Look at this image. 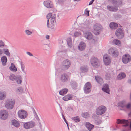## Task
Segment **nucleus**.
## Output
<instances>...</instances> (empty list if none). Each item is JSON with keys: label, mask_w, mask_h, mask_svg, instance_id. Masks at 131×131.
I'll return each instance as SVG.
<instances>
[{"label": "nucleus", "mask_w": 131, "mask_h": 131, "mask_svg": "<svg viewBox=\"0 0 131 131\" xmlns=\"http://www.w3.org/2000/svg\"><path fill=\"white\" fill-rule=\"evenodd\" d=\"M126 77L125 74L124 72H121L117 76V79L118 80H121L125 78Z\"/></svg>", "instance_id": "nucleus-24"}, {"label": "nucleus", "mask_w": 131, "mask_h": 131, "mask_svg": "<svg viewBox=\"0 0 131 131\" xmlns=\"http://www.w3.org/2000/svg\"><path fill=\"white\" fill-rule=\"evenodd\" d=\"M122 61L124 63L126 64L131 61V57L128 54H124L122 56Z\"/></svg>", "instance_id": "nucleus-8"}, {"label": "nucleus", "mask_w": 131, "mask_h": 131, "mask_svg": "<svg viewBox=\"0 0 131 131\" xmlns=\"http://www.w3.org/2000/svg\"><path fill=\"white\" fill-rule=\"evenodd\" d=\"M115 35L117 38L119 39H122L124 36L123 30L121 28H118L116 30L115 32Z\"/></svg>", "instance_id": "nucleus-11"}, {"label": "nucleus", "mask_w": 131, "mask_h": 131, "mask_svg": "<svg viewBox=\"0 0 131 131\" xmlns=\"http://www.w3.org/2000/svg\"><path fill=\"white\" fill-rule=\"evenodd\" d=\"M68 108H69V109H71V110H73L72 108L71 107H68Z\"/></svg>", "instance_id": "nucleus-63"}, {"label": "nucleus", "mask_w": 131, "mask_h": 131, "mask_svg": "<svg viewBox=\"0 0 131 131\" xmlns=\"http://www.w3.org/2000/svg\"><path fill=\"white\" fill-rule=\"evenodd\" d=\"M89 12L90 10H88V9L87 8L84 11V14L86 15L87 16H89Z\"/></svg>", "instance_id": "nucleus-48"}, {"label": "nucleus", "mask_w": 131, "mask_h": 131, "mask_svg": "<svg viewBox=\"0 0 131 131\" xmlns=\"http://www.w3.org/2000/svg\"><path fill=\"white\" fill-rule=\"evenodd\" d=\"M118 26V24L114 22H111L110 24V27L111 29H116Z\"/></svg>", "instance_id": "nucleus-31"}, {"label": "nucleus", "mask_w": 131, "mask_h": 131, "mask_svg": "<svg viewBox=\"0 0 131 131\" xmlns=\"http://www.w3.org/2000/svg\"><path fill=\"white\" fill-rule=\"evenodd\" d=\"M92 89V85L90 82H86L83 87L84 92L86 94L89 93L91 91Z\"/></svg>", "instance_id": "nucleus-6"}, {"label": "nucleus", "mask_w": 131, "mask_h": 131, "mask_svg": "<svg viewBox=\"0 0 131 131\" xmlns=\"http://www.w3.org/2000/svg\"><path fill=\"white\" fill-rule=\"evenodd\" d=\"M88 114L87 112L83 113L82 114V116L85 118H87L88 116Z\"/></svg>", "instance_id": "nucleus-45"}, {"label": "nucleus", "mask_w": 131, "mask_h": 131, "mask_svg": "<svg viewBox=\"0 0 131 131\" xmlns=\"http://www.w3.org/2000/svg\"><path fill=\"white\" fill-rule=\"evenodd\" d=\"M131 107V104L130 103H128L126 106V108L127 109L130 108Z\"/></svg>", "instance_id": "nucleus-53"}, {"label": "nucleus", "mask_w": 131, "mask_h": 131, "mask_svg": "<svg viewBox=\"0 0 131 131\" xmlns=\"http://www.w3.org/2000/svg\"><path fill=\"white\" fill-rule=\"evenodd\" d=\"M81 34V31L78 30L76 31L74 33V36L75 37H78Z\"/></svg>", "instance_id": "nucleus-36"}, {"label": "nucleus", "mask_w": 131, "mask_h": 131, "mask_svg": "<svg viewBox=\"0 0 131 131\" xmlns=\"http://www.w3.org/2000/svg\"><path fill=\"white\" fill-rule=\"evenodd\" d=\"M54 16L56 17V15H54L53 16H52H52L51 17H53V16Z\"/></svg>", "instance_id": "nucleus-64"}, {"label": "nucleus", "mask_w": 131, "mask_h": 131, "mask_svg": "<svg viewBox=\"0 0 131 131\" xmlns=\"http://www.w3.org/2000/svg\"><path fill=\"white\" fill-rule=\"evenodd\" d=\"M85 47L86 45L85 43L83 41H81L78 46V48L79 50L82 51L85 49Z\"/></svg>", "instance_id": "nucleus-21"}, {"label": "nucleus", "mask_w": 131, "mask_h": 131, "mask_svg": "<svg viewBox=\"0 0 131 131\" xmlns=\"http://www.w3.org/2000/svg\"><path fill=\"white\" fill-rule=\"evenodd\" d=\"M62 118H63L64 121V122H65L66 123V124L67 126H68V122L66 120L65 118V117H64V115L63 114H62Z\"/></svg>", "instance_id": "nucleus-51"}, {"label": "nucleus", "mask_w": 131, "mask_h": 131, "mask_svg": "<svg viewBox=\"0 0 131 131\" xmlns=\"http://www.w3.org/2000/svg\"><path fill=\"white\" fill-rule=\"evenodd\" d=\"M80 70L83 73L87 72L88 71V68L87 66H84L81 67Z\"/></svg>", "instance_id": "nucleus-33"}, {"label": "nucleus", "mask_w": 131, "mask_h": 131, "mask_svg": "<svg viewBox=\"0 0 131 131\" xmlns=\"http://www.w3.org/2000/svg\"><path fill=\"white\" fill-rule=\"evenodd\" d=\"M70 85L72 88L74 90L76 89L78 86V84L75 81L72 80L70 83Z\"/></svg>", "instance_id": "nucleus-25"}, {"label": "nucleus", "mask_w": 131, "mask_h": 131, "mask_svg": "<svg viewBox=\"0 0 131 131\" xmlns=\"http://www.w3.org/2000/svg\"><path fill=\"white\" fill-rule=\"evenodd\" d=\"M84 36L87 39L90 40L92 39L93 35L90 32H87L84 34Z\"/></svg>", "instance_id": "nucleus-19"}, {"label": "nucleus", "mask_w": 131, "mask_h": 131, "mask_svg": "<svg viewBox=\"0 0 131 131\" xmlns=\"http://www.w3.org/2000/svg\"><path fill=\"white\" fill-rule=\"evenodd\" d=\"M44 6L48 8H51L53 7V5L51 1L47 0L43 2Z\"/></svg>", "instance_id": "nucleus-15"}, {"label": "nucleus", "mask_w": 131, "mask_h": 131, "mask_svg": "<svg viewBox=\"0 0 131 131\" xmlns=\"http://www.w3.org/2000/svg\"><path fill=\"white\" fill-rule=\"evenodd\" d=\"M125 101H121L118 103V105L121 107H124L125 106Z\"/></svg>", "instance_id": "nucleus-39"}, {"label": "nucleus", "mask_w": 131, "mask_h": 131, "mask_svg": "<svg viewBox=\"0 0 131 131\" xmlns=\"http://www.w3.org/2000/svg\"><path fill=\"white\" fill-rule=\"evenodd\" d=\"M71 64L70 61L69 60H65L61 63V68L62 70H66L70 67Z\"/></svg>", "instance_id": "nucleus-1"}, {"label": "nucleus", "mask_w": 131, "mask_h": 131, "mask_svg": "<svg viewBox=\"0 0 131 131\" xmlns=\"http://www.w3.org/2000/svg\"><path fill=\"white\" fill-rule=\"evenodd\" d=\"M23 89L21 87H18L17 88L16 92L18 93H22L23 92Z\"/></svg>", "instance_id": "nucleus-42"}, {"label": "nucleus", "mask_w": 131, "mask_h": 131, "mask_svg": "<svg viewBox=\"0 0 131 131\" xmlns=\"http://www.w3.org/2000/svg\"><path fill=\"white\" fill-rule=\"evenodd\" d=\"M127 82L129 84H131V79H129Z\"/></svg>", "instance_id": "nucleus-62"}, {"label": "nucleus", "mask_w": 131, "mask_h": 131, "mask_svg": "<svg viewBox=\"0 0 131 131\" xmlns=\"http://www.w3.org/2000/svg\"><path fill=\"white\" fill-rule=\"evenodd\" d=\"M117 124H125L123 126L124 127H127L128 126L129 122L127 120L125 119H117Z\"/></svg>", "instance_id": "nucleus-13"}, {"label": "nucleus", "mask_w": 131, "mask_h": 131, "mask_svg": "<svg viewBox=\"0 0 131 131\" xmlns=\"http://www.w3.org/2000/svg\"><path fill=\"white\" fill-rule=\"evenodd\" d=\"M94 34H95L97 35L99 34L100 31V29H99L98 30H97L96 29H94Z\"/></svg>", "instance_id": "nucleus-50"}, {"label": "nucleus", "mask_w": 131, "mask_h": 131, "mask_svg": "<svg viewBox=\"0 0 131 131\" xmlns=\"http://www.w3.org/2000/svg\"><path fill=\"white\" fill-rule=\"evenodd\" d=\"M5 46L4 43L2 40H0V47H2Z\"/></svg>", "instance_id": "nucleus-49"}, {"label": "nucleus", "mask_w": 131, "mask_h": 131, "mask_svg": "<svg viewBox=\"0 0 131 131\" xmlns=\"http://www.w3.org/2000/svg\"><path fill=\"white\" fill-rule=\"evenodd\" d=\"M51 24H54L56 23L55 16H54L53 17H51Z\"/></svg>", "instance_id": "nucleus-41"}, {"label": "nucleus", "mask_w": 131, "mask_h": 131, "mask_svg": "<svg viewBox=\"0 0 131 131\" xmlns=\"http://www.w3.org/2000/svg\"><path fill=\"white\" fill-rule=\"evenodd\" d=\"M105 77L106 80H108L111 78V75L108 73H106L105 75Z\"/></svg>", "instance_id": "nucleus-44"}, {"label": "nucleus", "mask_w": 131, "mask_h": 131, "mask_svg": "<svg viewBox=\"0 0 131 131\" xmlns=\"http://www.w3.org/2000/svg\"><path fill=\"white\" fill-rule=\"evenodd\" d=\"M104 62L106 65H108L111 62L110 57L107 55H104L103 56Z\"/></svg>", "instance_id": "nucleus-14"}, {"label": "nucleus", "mask_w": 131, "mask_h": 131, "mask_svg": "<svg viewBox=\"0 0 131 131\" xmlns=\"http://www.w3.org/2000/svg\"><path fill=\"white\" fill-rule=\"evenodd\" d=\"M24 126L26 129H29L34 127L35 126L34 122L30 121L26 123H24Z\"/></svg>", "instance_id": "nucleus-12"}, {"label": "nucleus", "mask_w": 131, "mask_h": 131, "mask_svg": "<svg viewBox=\"0 0 131 131\" xmlns=\"http://www.w3.org/2000/svg\"><path fill=\"white\" fill-rule=\"evenodd\" d=\"M72 119L76 122H79L80 120L78 116H76L75 117H72Z\"/></svg>", "instance_id": "nucleus-43"}, {"label": "nucleus", "mask_w": 131, "mask_h": 131, "mask_svg": "<svg viewBox=\"0 0 131 131\" xmlns=\"http://www.w3.org/2000/svg\"><path fill=\"white\" fill-rule=\"evenodd\" d=\"M70 79V77L66 73L62 74L60 75V80L63 83L67 82Z\"/></svg>", "instance_id": "nucleus-5"}, {"label": "nucleus", "mask_w": 131, "mask_h": 131, "mask_svg": "<svg viewBox=\"0 0 131 131\" xmlns=\"http://www.w3.org/2000/svg\"><path fill=\"white\" fill-rule=\"evenodd\" d=\"M85 126L89 131H90L94 127L93 125L91 124L90 123L88 122H86L85 124Z\"/></svg>", "instance_id": "nucleus-32"}, {"label": "nucleus", "mask_w": 131, "mask_h": 131, "mask_svg": "<svg viewBox=\"0 0 131 131\" xmlns=\"http://www.w3.org/2000/svg\"><path fill=\"white\" fill-rule=\"evenodd\" d=\"M90 62L92 65L94 67L98 68L99 66V60L96 57H92L90 60Z\"/></svg>", "instance_id": "nucleus-2"}, {"label": "nucleus", "mask_w": 131, "mask_h": 131, "mask_svg": "<svg viewBox=\"0 0 131 131\" xmlns=\"http://www.w3.org/2000/svg\"><path fill=\"white\" fill-rule=\"evenodd\" d=\"M6 97L5 92H0V100L4 99Z\"/></svg>", "instance_id": "nucleus-35"}, {"label": "nucleus", "mask_w": 131, "mask_h": 131, "mask_svg": "<svg viewBox=\"0 0 131 131\" xmlns=\"http://www.w3.org/2000/svg\"><path fill=\"white\" fill-rule=\"evenodd\" d=\"M32 110H33V113H34L35 116H38V115L36 113V112L35 110L34 109V108H32Z\"/></svg>", "instance_id": "nucleus-55"}, {"label": "nucleus", "mask_w": 131, "mask_h": 131, "mask_svg": "<svg viewBox=\"0 0 131 131\" xmlns=\"http://www.w3.org/2000/svg\"><path fill=\"white\" fill-rule=\"evenodd\" d=\"M95 79L97 82L99 84H101L103 82V81L101 77L99 76L95 77Z\"/></svg>", "instance_id": "nucleus-27"}, {"label": "nucleus", "mask_w": 131, "mask_h": 131, "mask_svg": "<svg viewBox=\"0 0 131 131\" xmlns=\"http://www.w3.org/2000/svg\"><path fill=\"white\" fill-rule=\"evenodd\" d=\"M3 53L7 56H10V53L9 51V50L8 49H3Z\"/></svg>", "instance_id": "nucleus-38"}, {"label": "nucleus", "mask_w": 131, "mask_h": 131, "mask_svg": "<svg viewBox=\"0 0 131 131\" xmlns=\"http://www.w3.org/2000/svg\"><path fill=\"white\" fill-rule=\"evenodd\" d=\"M68 91V89L67 88L62 89L59 92V94L61 95L64 96L66 94Z\"/></svg>", "instance_id": "nucleus-29"}, {"label": "nucleus", "mask_w": 131, "mask_h": 131, "mask_svg": "<svg viewBox=\"0 0 131 131\" xmlns=\"http://www.w3.org/2000/svg\"><path fill=\"white\" fill-rule=\"evenodd\" d=\"M17 76L14 74H11L9 77V79L10 81H15Z\"/></svg>", "instance_id": "nucleus-34"}, {"label": "nucleus", "mask_w": 131, "mask_h": 131, "mask_svg": "<svg viewBox=\"0 0 131 131\" xmlns=\"http://www.w3.org/2000/svg\"><path fill=\"white\" fill-rule=\"evenodd\" d=\"M52 16V15L51 13H49L47 16V20L49 19H49Z\"/></svg>", "instance_id": "nucleus-52"}, {"label": "nucleus", "mask_w": 131, "mask_h": 131, "mask_svg": "<svg viewBox=\"0 0 131 131\" xmlns=\"http://www.w3.org/2000/svg\"><path fill=\"white\" fill-rule=\"evenodd\" d=\"M22 78L21 76L18 75L17 76L15 80L17 83L18 84H20L22 82Z\"/></svg>", "instance_id": "nucleus-28"}, {"label": "nucleus", "mask_w": 131, "mask_h": 131, "mask_svg": "<svg viewBox=\"0 0 131 131\" xmlns=\"http://www.w3.org/2000/svg\"><path fill=\"white\" fill-rule=\"evenodd\" d=\"M51 25L49 26V28H50L52 30H54V24H51Z\"/></svg>", "instance_id": "nucleus-54"}, {"label": "nucleus", "mask_w": 131, "mask_h": 131, "mask_svg": "<svg viewBox=\"0 0 131 131\" xmlns=\"http://www.w3.org/2000/svg\"><path fill=\"white\" fill-rule=\"evenodd\" d=\"M108 52L109 54L114 57H117L119 54L117 49L114 47H111L108 50Z\"/></svg>", "instance_id": "nucleus-3"}, {"label": "nucleus", "mask_w": 131, "mask_h": 131, "mask_svg": "<svg viewBox=\"0 0 131 131\" xmlns=\"http://www.w3.org/2000/svg\"><path fill=\"white\" fill-rule=\"evenodd\" d=\"M23 73H25V75H26V71L25 70V69H21Z\"/></svg>", "instance_id": "nucleus-59"}, {"label": "nucleus", "mask_w": 131, "mask_h": 131, "mask_svg": "<svg viewBox=\"0 0 131 131\" xmlns=\"http://www.w3.org/2000/svg\"><path fill=\"white\" fill-rule=\"evenodd\" d=\"M89 24L90 23L89 22H85L84 23L81 24V27L82 28L85 30V29L89 28Z\"/></svg>", "instance_id": "nucleus-23"}, {"label": "nucleus", "mask_w": 131, "mask_h": 131, "mask_svg": "<svg viewBox=\"0 0 131 131\" xmlns=\"http://www.w3.org/2000/svg\"><path fill=\"white\" fill-rule=\"evenodd\" d=\"M19 62L21 65V69H25V66L24 64H23V62H22L21 60H20V61Z\"/></svg>", "instance_id": "nucleus-47"}, {"label": "nucleus", "mask_w": 131, "mask_h": 131, "mask_svg": "<svg viewBox=\"0 0 131 131\" xmlns=\"http://www.w3.org/2000/svg\"><path fill=\"white\" fill-rule=\"evenodd\" d=\"M113 42L116 45H119L120 44L121 41L118 39H114L113 40Z\"/></svg>", "instance_id": "nucleus-40"}, {"label": "nucleus", "mask_w": 131, "mask_h": 131, "mask_svg": "<svg viewBox=\"0 0 131 131\" xmlns=\"http://www.w3.org/2000/svg\"><path fill=\"white\" fill-rule=\"evenodd\" d=\"M26 53L30 56H33V55L29 52H27Z\"/></svg>", "instance_id": "nucleus-57"}, {"label": "nucleus", "mask_w": 131, "mask_h": 131, "mask_svg": "<svg viewBox=\"0 0 131 131\" xmlns=\"http://www.w3.org/2000/svg\"><path fill=\"white\" fill-rule=\"evenodd\" d=\"M25 32L27 35H31L32 32L28 30H26L25 31Z\"/></svg>", "instance_id": "nucleus-46"}, {"label": "nucleus", "mask_w": 131, "mask_h": 131, "mask_svg": "<svg viewBox=\"0 0 131 131\" xmlns=\"http://www.w3.org/2000/svg\"><path fill=\"white\" fill-rule=\"evenodd\" d=\"M49 19H48L47 20V28H48L49 27Z\"/></svg>", "instance_id": "nucleus-56"}, {"label": "nucleus", "mask_w": 131, "mask_h": 131, "mask_svg": "<svg viewBox=\"0 0 131 131\" xmlns=\"http://www.w3.org/2000/svg\"><path fill=\"white\" fill-rule=\"evenodd\" d=\"M7 111L5 110H2L0 111V118L3 120L6 119L8 116Z\"/></svg>", "instance_id": "nucleus-10"}, {"label": "nucleus", "mask_w": 131, "mask_h": 131, "mask_svg": "<svg viewBox=\"0 0 131 131\" xmlns=\"http://www.w3.org/2000/svg\"><path fill=\"white\" fill-rule=\"evenodd\" d=\"M19 117L20 118L24 119L27 116V113L24 110H21L19 111L18 113Z\"/></svg>", "instance_id": "nucleus-9"}, {"label": "nucleus", "mask_w": 131, "mask_h": 131, "mask_svg": "<svg viewBox=\"0 0 131 131\" xmlns=\"http://www.w3.org/2000/svg\"><path fill=\"white\" fill-rule=\"evenodd\" d=\"M107 9L108 10L113 12H116L118 10V8L116 6L108 5L107 6Z\"/></svg>", "instance_id": "nucleus-16"}, {"label": "nucleus", "mask_w": 131, "mask_h": 131, "mask_svg": "<svg viewBox=\"0 0 131 131\" xmlns=\"http://www.w3.org/2000/svg\"><path fill=\"white\" fill-rule=\"evenodd\" d=\"M102 90L105 92L109 94L110 89L108 85L107 84H105L103 85Z\"/></svg>", "instance_id": "nucleus-20"}, {"label": "nucleus", "mask_w": 131, "mask_h": 131, "mask_svg": "<svg viewBox=\"0 0 131 131\" xmlns=\"http://www.w3.org/2000/svg\"><path fill=\"white\" fill-rule=\"evenodd\" d=\"M15 103V101L12 99L7 100L5 103V107L8 109H12Z\"/></svg>", "instance_id": "nucleus-4"}, {"label": "nucleus", "mask_w": 131, "mask_h": 131, "mask_svg": "<svg viewBox=\"0 0 131 131\" xmlns=\"http://www.w3.org/2000/svg\"><path fill=\"white\" fill-rule=\"evenodd\" d=\"M3 53V51L1 49H0V56H2Z\"/></svg>", "instance_id": "nucleus-58"}, {"label": "nucleus", "mask_w": 131, "mask_h": 131, "mask_svg": "<svg viewBox=\"0 0 131 131\" xmlns=\"http://www.w3.org/2000/svg\"><path fill=\"white\" fill-rule=\"evenodd\" d=\"M10 70L12 71L16 72L17 71V69L14 64L13 63H11V66L9 67Z\"/></svg>", "instance_id": "nucleus-30"}, {"label": "nucleus", "mask_w": 131, "mask_h": 131, "mask_svg": "<svg viewBox=\"0 0 131 131\" xmlns=\"http://www.w3.org/2000/svg\"><path fill=\"white\" fill-rule=\"evenodd\" d=\"M1 60L2 65L4 66H6L7 60L6 57L5 56H3L1 58Z\"/></svg>", "instance_id": "nucleus-26"}, {"label": "nucleus", "mask_w": 131, "mask_h": 131, "mask_svg": "<svg viewBox=\"0 0 131 131\" xmlns=\"http://www.w3.org/2000/svg\"><path fill=\"white\" fill-rule=\"evenodd\" d=\"M49 36L48 35H46V38L47 39H49Z\"/></svg>", "instance_id": "nucleus-61"}, {"label": "nucleus", "mask_w": 131, "mask_h": 131, "mask_svg": "<svg viewBox=\"0 0 131 131\" xmlns=\"http://www.w3.org/2000/svg\"><path fill=\"white\" fill-rule=\"evenodd\" d=\"M111 1L114 5H115L117 6L121 5L122 2L121 0H108Z\"/></svg>", "instance_id": "nucleus-17"}, {"label": "nucleus", "mask_w": 131, "mask_h": 131, "mask_svg": "<svg viewBox=\"0 0 131 131\" xmlns=\"http://www.w3.org/2000/svg\"><path fill=\"white\" fill-rule=\"evenodd\" d=\"M93 3V2L91 1H90L89 2V5H92Z\"/></svg>", "instance_id": "nucleus-60"}, {"label": "nucleus", "mask_w": 131, "mask_h": 131, "mask_svg": "<svg viewBox=\"0 0 131 131\" xmlns=\"http://www.w3.org/2000/svg\"><path fill=\"white\" fill-rule=\"evenodd\" d=\"M67 42L68 46L71 47H72V39L71 38H68L67 39Z\"/></svg>", "instance_id": "nucleus-37"}, {"label": "nucleus", "mask_w": 131, "mask_h": 131, "mask_svg": "<svg viewBox=\"0 0 131 131\" xmlns=\"http://www.w3.org/2000/svg\"><path fill=\"white\" fill-rule=\"evenodd\" d=\"M10 124L12 125H13L15 127H19L20 124L18 121L14 119L11 121Z\"/></svg>", "instance_id": "nucleus-18"}, {"label": "nucleus", "mask_w": 131, "mask_h": 131, "mask_svg": "<svg viewBox=\"0 0 131 131\" xmlns=\"http://www.w3.org/2000/svg\"><path fill=\"white\" fill-rule=\"evenodd\" d=\"M73 95L72 94H67L62 97V99L65 101H67L69 100H72Z\"/></svg>", "instance_id": "nucleus-22"}, {"label": "nucleus", "mask_w": 131, "mask_h": 131, "mask_svg": "<svg viewBox=\"0 0 131 131\" xmlns=\"http://www.w3.org/2000/svg\"><path fill=\"white\" fill-rule=\"evenodd\" d=\"M107 110L106 107L103 105L100 106L96 110V114L97 115H101L103 114Z\"/></svg>", "instance_id": "nucleus-7"}]
</instances>
